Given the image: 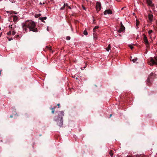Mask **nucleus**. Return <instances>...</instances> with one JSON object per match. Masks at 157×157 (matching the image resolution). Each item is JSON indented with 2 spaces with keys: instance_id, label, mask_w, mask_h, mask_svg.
Segmentation results:
<instances>
[{
  "instance_id": "f257e3e1",
  "label": "nucleus",
  "mask_w": 157,
  "mask_h": 157,
  "mask_svg": "<svg viewBox=\"0 0 157 157\" xmlns=\"http://www.w3.org/2000/svg\"><path fill=\"white\" fill-rule=\"evenodd\" d=\"M35 26L34 22L31 21H27L25 24L22 25L23 31L25 33L28 31L29 29L30 31L36 32L37 31V29L35 28Z\"/></svg>"
},
{
  "instance_id": "f03ea898",
  "label": "nucleus",
  "mask_w": 157,
  "mask_h": 157,
  "mask_svg": "<svg viewBox=\"0 0 157 157\" xmlns=\"http://www.w3.org/2000/svg\"><path fill=\"white\" fill-rule=\"evenodd\" d=\"M60 114L58 115V117H60V120L57 122V124L60 127H62L63 125V117L64 116V112L63 111H60Z\"/></svg>"
},
{
  "instance_id": "7ed1b4c3",
  "label": "nucleus",
  "mask_w": 157,
  "mask_h": 157,
  "mask_svg": "<svg viewBox=\"0 0 157 157\" xmlns=\"http://www.w3.org/2000/svg\"><path fill=\"white\" fill-rule=\"evenodd\" d=\"M150 62L149 63V65L152 66L153 65L157 64V58L155 57H151L150 59Z\"/></svg>"
},
{
  "instance_id": "20e7f679",
  "label": "nucleus",
  "mask_w": 157,
  "mask_h": 157,
  "mask_svg": "<svg viewBox=\"0 0 157 157\" xmlns=\"http://www.w3.org/2000/svg\"><path fill=\"white\" fill-rule=\"evenodd\" d=\"M101 3L99 2H97L96 5V8L98 12L101 10Z\"/></svg>"
},
{
  "instance_id": "39448f33",
  "label": "nucleus",
  "mask_w": 157,
  "mask_h": 157,
  "mask_svg": "<svg viewBox=\"0 0 157 157\" xmlns=\"http://www.w3.org/2000/svg\"><path fill=\"white\" fill-rule=\"evenodd\" d=\"M143 35L144 36L143 40L144 43L146 45V46H147L149 44V43L147 39V38L145 34H143Z\"/></svg>"
},
{
  "instance_id": "423d86ee",
  "label": "nucleus",
  "mask_w": 157,
  "mask_h": 157,
  "mask_svg": "<svg viewBox=\"0 0 157 157\" xmlns=\"http://www.w3.org/2000/svg\"><path fill=\"white\" fill-rule=\"evenodd\" d=\"M113 12L110 9H107L104 11V14L105 15L106 14H112Z\"/></svg>"
},
{
  "instance_id": "0eeeda50",
  "label": "nucleus",
  "mask_w": 157,
  "mask_h": 157,
  "mask_svg": "<svg viewBox=\"0 0 157 157\" xmlns=\"http://www.w3.org/2000/svg\"><path fill=\"white\" fill-rule=\"evenodd\" d=\"M148 18L150 22H151L153 21V15L151 14H149L148 15Z\"/></svg>"
},
{
  "instance_id": "6e6552de",
  "label": "nucleus",
  "mask_w": 157,
  "mask_h": 157,
  "mask_svg": "<svg viewBox=\"0 0 157 157\" xmlns=\"http://www.w3.org/2000/svg\"><path fill=\"white\" fill-rule=\"evenodd\" d=\"M147 3L149 6H154L151 0H147Z\"/></svg>"
},
{
  "instance_id": "1a4fd4ad",
  "label": "nucleus",
  "mask_w": 157,
  "mask_h": 157,
  "mask_svg": "<svg viewBox=\"0 0 157 157\" xmlns=\"http://www.w3.org/2000/svg\"><path fill=\"white\" fill-rule=\"evenodd\" d=\"M125 29V28L124 26L121 27V28L118 32L119 33H121L122 32H123Z\"/></svg>"
},
{
  "instance_id": "9d476101",
  "label": "nucleus",
  "mask_w": 157,
  "mask_h": 157,
  "mask_svg": "<svg viewBox=\"0 0 157 157\" xmlns=\"http://www.w3.org/2000/svg\"><path fill=\"white\" fill-rule=\"evenodd\" d=\"M153 75V73H151L150 74V75L147 78V82H150V80L151 79V77Z\"/></svg>"
},
{
  "instance_id": "9b49d317",
  "label": "nucleus",
  "mask_w": 157,
  "mask_h": 157,
  "mask_svg": "<svg viewBox=\"0 0 157 157\" xmlns=\"http://www.w3.org/2000/svg\"><path fill=\"white\" fill-rule=\"evenodd\" d=\"M111 49V46L110 44H109L108 45V46L107 48H106V50L109 52L110 50Z\"/></svg>"
},
{
  "instance_id": "f8f14e48",
  "label": "nucleus",
  "mask_w": 157,
  "mask_h": 157,
  "mask_svg": "<svg viewBox=\"0 0 157 157\" xmlns=\"http://www.w3.org/2000/svg\"><path fill=\"white\" fill-rule=\"evenodd\" d=\"M98 26H96L94 28V29H93V32H94V33H93V34L94 35V33L96 31V29H98Z\"/></svg>"
},
{
  "instance_id": "ddd939ff",
  "label": "nucleus",
  "mask_w": 157,
  "mask_h": 157,
  "mask_svg": "<svg viewBox=\"0 0 157 157\" xmlns=\"http://www.w3.org/2000/svg\"><path fill=\"white\" fill-rule=\"evenodd\" d=\"M138 60V59L137 57H135L133 59H132V60L133 62V63H135L136 61H137Z\"/></svg>"
},
{
  "instance_id": "4468645a",
  "label": "nucleus",
  "mask_w": 157,
  "mask_h": 157,
  "mask_svg": "<svg viewBox=\"0 0 157 157\" xmlns=\"http://www.w3.org/2000/svg\"><path fill=\"white\" fill-rule=\"evenodd\" d=\"M17 19V17L16 16H13V20L14 21H16Z\"/></svg>"
},
{
  "instance_id": "2eb2a0df",
  "label": "nucleus",
  "mask_w": 157,
  "mask_h": 157,
  "mask_svg": "<svg viewBox=\"0 0 157 157\" xmlns=\"http://www.w3.org/2000/svg\"><path fill=\"white\" fill-rule=\"evenodd\" d=\"M55 107H53V108H51V109L52 110V113H54V109H55Z\"/></svg>"
},
{
  "instance_id": "dca6fc26",
  "label": "nucleus",
  "mask_w": 157,
  "mask_h": 157,
  "mask_svg": "<svg viewBox=\"0 0 157 157\" xmlns=\"http://www.w3.org/2000/svg\"><path fill=\"white\" fill-rule=\"evenodd\" d=\"M83 34L85 35H87L88 34L87 31L86 30H84L83 32Z\"/></svg>"
},
{
  "instance_id": "f3484780",
  "label": "nucleus",
  "mask_w": 157,
  "mask_h": 157,
  "mask_svg": "<svg viewBox=\"0 0 157 157\" xmlns=\"http://www.w3.org/2000/svg\"><path fill=\"white\" fill-rule=\"evenodd\" d=\"M47 19V17H44L40 18V19L41 20H45Z\"/></svg>"
},
{
  "instance_id": "a211bd4d",
  "label": "nucleus",
  "mask_w": 157,
  "mask_h": 157,
  "mask_svg": "<svg viewBox=\"0 0 157 157\" xmlns=\"http://www.w3.org/2000/svg\"><path fill=\"white\" fill-rule=\"evenodd\" d=\"M139 25V21H136V26L137 27V29L138 28V25Z\"/></svg>"
},
{
  "instance_id": "6ab92c4d",
  "label": "nucleus",
  "mask_w": 157,
  "mask_h": 157,
  "mask_svg": "<svg viewBox=\"0 0 157 157\" xmlns=\"http://www.w3.org/2000/svg\"><path fill=\"white\" fill-rule=\"evenodd\" d=\"M109 154L110 155H111V156H112L113 155V153L112 152V151H111L109 152Z\"/></svg>"
},
{
  "instance_id": "aec40b11",
  "label": "nucleus",
  "mask_w": 157,
  "mask_h": 157,
  "mask_svg": "<svg viewBox=\"0 0 157 157\" xmlns=\"http://www.w3.org/2000/svg\"><path fill=\"white\" fill-rule=\"evenodd\" d=\"M153 32V31L152 30H150L148 31V34L150 35V34L151 33H152Z\"/></svg>"
},
{
  "instance_id": "412c9836",
  "label": "nucleus",
  "mask_w": 157,
  "mask_h": 157,
  "mask_svg": "<svg viewBox=\"0 0 157 157\" xmlns=\"http://www.w3.org/2000/svg\"><path fill=\"white\" fill-rule=\"evenodd\" d=\"M65 7L63 5V6L62 7H61L60 8V10H63L65 9Z\"/></svg>"
},
{
  "instance_id": "4be33fe9",
  "label": "nucleus",
  "mask_w": 157,
  "mask_h": 157,
  "mask_svg": "<svg viewBox=\"0 0 157 157\" xmlns=\"http://www.w3.org/2000/svg\"><path fill=\"white\" fill-rule=\"evenodd\" d=\"M63 5L65 7L66 6L67 7H68V6L67 3H64Z\"/></svg>"
},
{
  "instance_id": "5701e85b",
  "label": "nucleus",
  "mask_w": 157,
  "mask_h": 157,
  "mask_svg": "<svg viewBox=\"0 0 157 157\" xmlns=\"http://www.w3.org/2000/svg\"><path fill=\"white\" fill-rule=\"evenodd\" d=\"M66 39L67 40H69L70 39V36H67L66 37Z\"/></svg>"
},
{
  "instance_id": "b1692460",
  "label": "nucleus",
  "mask_w": 157,
  "mask_h": 157,
  "mask_svg": "<svg viewBox=\"0 0 157 157\" xmlns=\"http://www.w3.org/2000/svg\"><path fill=\"white\" fill-rule=\"evenodd\" d=\"M129 46L130 47V48L131 49H132L133 48V46L131 45H129Z\"/></svg>"
},
{
  "instance_id": "393cba45",
  "label": "nucleus",
  "mask_w": 157,
  "mask_h": 157,
  "mask_svg": "<svg viewBox=\"0 0 157 157\" xmlns=\"http://www.w3.org/2000/svg\"><path fill=\"white\" fill-rule=\"evenodd\" d=\"M11 31H10L9 32H8L7 33V34L8 35H10L11 34Z\"/></svg>"
},
{
  "instance_id": "a878e982",
  "label": "nucleus",
  "mask_w": 157,
  "mask_h": 157,
  "mask_svg": "<svg viewBox=\"0 0 157 157\" xmlns=\"http://www.w3.org/2000/svg\"><path fill=\"white\" fill-rule=\"evenodd\" d=\"M16 33L14 31H13L12 32V34L13 35H14Z\"/></svg>"
},
{
  "instance_id": "bb28decb",
  "label": "nucleus",
  "mask_w": 157,
  "mask_h": 157,
  "mask_svg": "<svg viewBox=\"0 0 157 157\" xmlns=\"http://www.w3.org/2000/svg\"><path fill=\"white\" fill-rule=\"evenodd\" d=\"M124 26L122 22H121V27Z\"/></svg>"
},
{
  "instance_id": "cd10ccee",
  "label": "nucleus",
  "mask_w": 157,
  "mask_h": 157,
  "mask_svg": "<svg viewBox=\"0 0 157 157\" xmlns=\"http://www.w3.org/2000/svg\"><path fill=\"white\" fill-rule=\"evenodd\" d=\"M47 30L48 31H49V29H48V26L47 27Z\"/></svg>"
},
{
  "instance_id": "c85d7f7f",
  "label": "nucleus",
  "mask_w": 157,
  "mask_h": 157,
  "mask_svg": "<svg viewBox=\"0 0 157 157\" xmlns=\"http://www.w3.org/2000/svg\"><path fill=\"white\" fill-rule=\"evenodd\" d=\"M13 40L12 38H10V39H9V41H10V40Z\"/></svg>"
},
{
  "instance_id": "c756f323",
  "label": "nucleus",
  "mask_w": 157,
  "mask_h": 157,
  "mask_svg": "<svg viewBox=\"0 0 157 157\" xmlns=\"http://www.w3.org/2000/svg\"><path fill=\"white\" fill-rule=\"evenodd\" d=\"M94 40H96V39H97V38H96L94 36Z\"/></svg>"
},
{
  "instance_id": "7c9ffc66",
  "label": "nucleus",
  "mask_w": 157,
  "mask_h": 157,
  "mask_svg": "<svg viewBox=\"0 0 157 157\" xmlns=\"http://www.w3.org/2000/svg\"><path fill=\"white\" fill-rule=\"evenodd\" d=\"M68 7L70 9H71V8L69 6H68Z\"/></svg>"
},
{
  "instance_id": "2f4dec72",
  "label": "nucleus",
  "mask_w": 157,
  "mask_h": 157,
  "mask_svg": "<svg viewBox=\"0 0 157 157\" xmlns=\"http://www.w3.org/2000/svg\"><path fill=\"white\" fill-rule=\"evenodd\" d=\"M83 8L84 10H85V8L84 7H83Z\"/></svg>"
},
{
  "instance_id": "473e14b6",
  "label": "nucleus",
  "mask_w": 157,
  "mask_h": 157,
  "mask_svg": "<svg viewBox=\"0 0 157 157\" xmlns=\"http://www.w3.org/2000/svg\"><path fill=\"white\" fill-rule=\"evenodd\" d=\"M40 5H42V3L41 2H40Z\"/></svg>"
},
{
  "instance_id": "72a5a7b5",
  "label": "nucleus",
  "mask_w": 157,
  "mask_h": 157,
  "mask_svg": "<svg viewBox=\"0 0 157 157\" xmlns=\"http://www.w3.org/2000/svg\"><path fill=\"white\" fill-rule=\"evenodd\" d=\"M59 105H60V104H57V105H58V106H59Z\"/></svg>"
},
{
  "instance_id": "f704fd0d",
  "label": "nucleus",
  "mask_w": 157,
  "mask_h": 157,
  "mask_svg": "<svg viewBox=\"0 0 157 157\" xmlns=\"http://www.w3.org/2000/svg\"><path fill=\"white\" fill-rule=\"evenodd\" d=\"M112 114H110V117L111 116H112Z\"/></svg>"
},
{
  "instance_id": "c9c22d12",
  "label": "nucleus",
  "mask_w": 157,
  "mask_h": 157,
  "mask_svg": "<svg viewBox=\"0 0 157 157\" xmlns=\"http://www.w3.org/2000/svg\"><path fill=\"white\" fill-rule=\"evenodd\" d=\"M1 34H2V33L0 34V37L1 36Z\"/></svg>"
},
{
  "instance_id": "e433bc0d",
  "label": "nucleus",
  "mask_w": 157,
  "mask_h": 157,
  "mask_svg": "<svg viewBox=\"0 0 157 157\" xmlns=\"http://www.w3.org/2000/svg\"><path fill=\"white\" fill-rule=\"evenodd\" d=\"M17 37H19V35H17Z\"/></svg>"
},
{
  "instance_id": "4c0bfd02",
  "label": "nucleus",
  "mask_w": 157,
  "mask_h": 157,
  "mask_svg": "<svg viewBox=\"0 0 157 157\" xmlns=\"http://www.w3.org/2000/svg\"><path fill=\"white\" fill-rule=\"evenodd\" d=\"M39 16H40L41 15V14H39Z\"/></svg>"
},
{
  "instance_id": "58836bf2",
  "label": "nucleus",
  "mask_w": 157,
  "mask_h": 157,
  "mask_svg": "<svg viewBox=\"0 0 157 157\" xmlns=\"http://www.w3.org/2000/svg\"><path fill=\"white\" fill-rule=\"evenodd\" d=\"M7 13H8L9 12L8 11H7Z\"/></svg>"
},
{
  "instance_id": "ea45409f",
  "label": "nucleus",
  "mask_w": 157,
  "mask_h": 157,
  "mask_svg": "<svg viewBox=\"0 0 157 157\" xmlns=\"http://www.w3.org/2000/svg\"><path fill=\"white\" fill-rule=\"evenodd\" d=\"M43 4H44V2H43Z\"/></svg>"
},
{
  "instance_id": "a19ab883",
  "label": "nucleus",
  "mask_w": 157,
  "mask_h": 157,
  "mask_svg": "<svg viewBox=\"0 0 157 157\" xmlns=\"http://www.w3.org/2000/svg\"><path fill=\"white\" fill-rule=\"evenodd\" d=\"M132 57H131V59L132 60Z\"/></svg>"
},
{
  "instance_id": "79ce46f5",
  "label": "nucleus",
  "mask_w": 157,
  "mask_h": 157,
  "mask_svg": "<svg viewBox=\"0 0 157 157\" xmlns=\"http://www.w3.org/2000/svg\"><path fill=\"white\" fill-rule=\"evenodd\" d=\"M1 28L0 27V30H1Z\"/></svg>"
}]
</instances>
